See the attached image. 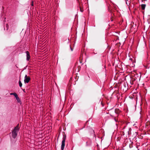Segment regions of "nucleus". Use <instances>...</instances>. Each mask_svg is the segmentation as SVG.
Segmentation results:
<instances>
[{
    "instance_id": "obj_1",
    "label": "nucleus",
    "mask_w": 150,
    "mask_h": 150,
    "mask_svg": "<svg viewBox=\"0 0 150 150\" xmlns=\"http://www.w3.org/2000/svg\"><path fill=\"white\" fill-rule=\"evenodd\" d=\"M19 124H18L15 127L14 129L12 132V136L13 138H15L16 137L17 135V133L19 131Z\"/></svg>"
},
{
    "instance_id": "obj_2",
    "label": "nucleus",
    "mask_w": 150,
    "mask_h": 150,
    "mask_svg": "<svg viewBox=\"0 0 150 150\" xmlns=\"http://www.w3.org/2000/svg\"><path fill=\"white\" fill-rule=\"evenodd\" d=\"M66 136H64L63 137L61 147V149L62 150H64L65 146V140L66 139Z\"/></svg>"
},
{
    "instance_id": "obj_3",
    "label": "nucleus",
    "mask_w": 150,
    "mask_h": 150,
    "mask_svg": "<svg viewBox=\"0 0 150 150\" xmlns=\"http://www.w3.org/2000/svg\"><path fill=\"white\" fill-rule=\"evenodd\" d=\"M30 80L29 77H27V75H25V76L24 81L25 83H28Z\"/></svg>"
},
{
    "instance_id": "obj_4",
    "label": "nucleus",
    "mask_w": 150,
    "mask_h": 150,
    "mask_svg": "<svg viewBox=\"0 0 150 150\" xmlns=\"http://www.w3.org/2000/svg\"><path fill=\"white\" fill-rule=\"evenodd\" d=\"M25 53L26 54V60L28 61L30 58V56L29 54V53L28 51H27L25 52Z\"/></svg>"
},
{
    "instance_id": "obj_5",
    "label": "nucleus",
    "mask_w": 150,
    "mask_h": 150,
    "mask_svg": "<svg viewBox=\"0 0 150 150\" xmlns=\"http://www.w3.org/2000/svg\"><path fill=\"white\" fill-rule=\"evenodd\" d=\"M16 98L17 100V101L18 103H19L20 104H21V102L19 98L18 97V96H16Z\"/></svg>"
},
{
    "instance_id": "obj_6",
    "label": "nucleus",
    "mask_w": 150,
    "mask_h": 150,
    "mask_svg": "<svg viewBox=\"0 0 150 150\" xmlns=\"http://www.w3.org/2000/svg\"><path fill=\"white\" fill-rule=\"evenodd\" d=\"M141 6L142 9L143 10H144L146 5L145 4H142Z\"/></svg>"
},
{
    "instance_id": "obj_7",
    "label": "nucleus",
    "mask_w": 150,
    "mask_h": 150,
    "mask_svg": "<svg viewBox=\"0 0 150 150\" xmlns=\"http://www.w3.org/2000/svg\"><path fill=\"white\" fill-rule=\"evenodd\" d=\"M10 94L11 95H14L15 97L18 96L17 94L16 93H11Z\"/></svg>"
},
{
    "instance_id": "obj_8",
    "label": "nucleus",
    "mask_w": 150,
    "mask_h": 150,
    "mask_svg": "<svg viewBox=\"0 0 150 150\" xmlns=\"http://www.w3.org/2000/svg\"><path fill=\"white\" fill-rule=\"evenodd\" d=\"M19 84L20 87H21L22 86V84L20 80L19 81Z\"/></svg>"
},
{
    "instance_id": "obj_9",
    "label": "nucleus",
    "mask_w": 150,
    "mask_h": 150,
    "mask_svg": "<svg viewBox=\"0 0 150 150\" xmlns=\"http://www.w3.org/2000/svg\"><path fill=\"white\" fill-rule=\"evenodd\" d=\"M70 48L71 50V51H73V49L71 48V47L70 46Z\"/></svg>"
},
{
    "instance_id": "obj_10",
    "label": "nucleus",
    "mask_w": 150,
    "mask_h": 150,
    "mask_svg": "<svg viewBox=\"0 0 150 150\" xmlns=\"http://www.w3.org/2000/svg\"><path fill=\"white\" fill-rule=\"evenodd\" d=\"M33 1H32V4H31V5H32V6H33Z\"/></svg>"
},
{
    "instance_id": "obj_11",
    "label": "nucleus",
    "mask_w": 150,
    "mask_h": 150,
    "mask_svg": "<svg viewBox=\"0 0 150 150\" xmlns=\"http://www.w3.org/2000/svg\"><path fill=\"white\" fill-rule=\"evenodd\" d=\"M81 12H83V10H81Z\"/></svg>"
}]
</instances>
